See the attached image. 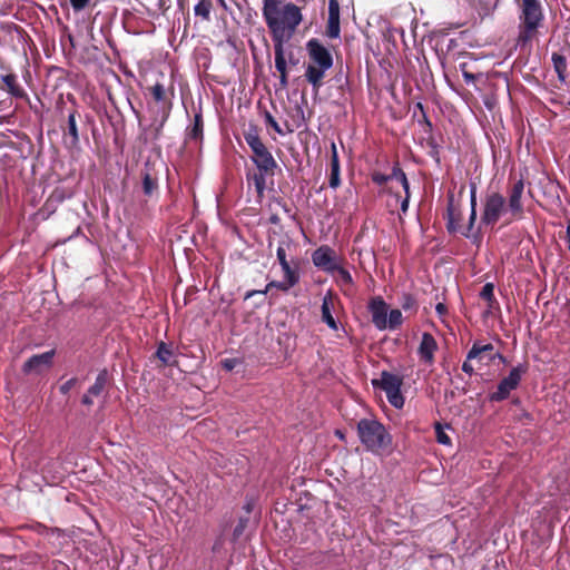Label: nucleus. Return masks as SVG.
Wrapping results in <instances>:
<instances>
[{
  "mask_svg": "<svg viewBox=\"0 0 570 570\" xmlns=\"http://www.w3.org/2000/svg\"><path fill=\"white\" fill-rule=\"evenodd\" d=\"M91 396L92 395L89 394V392L87 394H85L83 397H82V403L86 404V405H91L94 403Z\"/></svg>",
  "mask_w": 570,
  "mask_h": 570,
  "instance_id": "09e8293b",
  "label": "nucleus"
},
{
  "mask_svg": "<svg viewBox=\"0 0 570 570\" xmlns=\"http://www.w3.org/2000/svg\"><path fill=\"white\" fill-rule=\"evenodd\" d=\"M245 140L247 145L250 147L252 153L265 146L255 130H249L248 132H246Z\"/></svg>",
  "mask_w": 570,
  "mask_h": 570,
  "instance_id": "c85d7f7f",
  "label": "nucleus"
},
{
  "mask_svg": "<svg viewBox=\"0 0 570 570\" xmlns=\"http://www.w3.org/2000/svg\"><path fill=\"white\" fill-rule=\"evenodd\" d=\"M462 76L466 83H471L475 80V76L466 70L462 71Z\"/></svg>",
  "mask_w": 570,
  "mask_h": 570,
  "instance_id": "49530a36",
  "label": "nucleus"
},
{
  "mask_svg": "<svg viewBox=\"0 0 570 570\" xmlns=\"http://www.w3.org/2000/svg\"><path fill=\"white\" fill-rule=\"evenodd\" d=\"M335 308L334 296L331 291H328L323 299L321 306L322 321L333 331H337L338 325L333 316V311Z\"/></svg>",
  "mask_w": 570,
  "mask_h": 570,
  "instance_id": "2eb2a0df",
  "label": "nucleus"
},
{
  "mask_svg": "<svg viewBox=\"0 0 570 570\" xmlns=\"http://www.w3.org/2000/svg\"><path fill=\"white\" fill-rule=\"evenodd\" d=\"M494 286L492 283H487L480 293V297L483 298L489 303V305H492V302L494 301Z\"/></svg>",
  "mask_w": 570,
  "mask_h": 570,
  "instance_id": "2f4dec72",
  "label": "nucleus"
},
{
  "mask_svg": "<svg viewBox=\"0 0 570 570\" xmlns=\"http://www.w3.org/2000/svg\"><path fill=\"white\" fill-rule=\"evenodd\" d=\"M497 357L502 361L504 360L501 354L494 353V347L491 343L480 344V343L475 342L468 353V361L487 360L488 362H491Z\"/></svg>",
  "mask_w": 570,
  "mask_h": 570,
  "instance_id": "ddd939ff",
  "label": "nucleus"
},
{
  "mask_svg": "<svg viewBox=\"0 0 570 570\" xmlns=\"http://www.w3.org/2000/svg\"><path fill=\"white\" fill-rule=\"evenodd\" d=\"M240 532H242V527H237V528L235 529V533H240Z\"/></svg>",
  "mask_w": 570,
  "mask_h": 570,
  "instance_id": "5fc2aeb1",
  "label": "nucleus"
},
{
  "mask_svg": "<svg viewBox=\"0 0 570 570\" xmlns=\"http://www.w3.org/2000/svg\"><path fill=\"white\" fill-rule=\"evenodd\" d=\"M470 205L471 209H476V184L471 183L470 184Z\"/></svg>",
  "mask_w": 570,
  "mask_h": 570,
  "instance_id": "58836bf2",
  "label": "nucleus"
},
{
  "mask_svg": "<svg viewBox=\"0 0 570 570\" xmlns=\"http://www.w3.org/2000/svg\"><path fill=\"white\" fill-rule=\"evenodd\" d=\"M551 60H552L553 68L558 75L559 80L564 81L566 73H567V67H568L566 57L558 52H553Z\"/></svg>",
  "mask_w": 570,
  "mask_h": 570,
  "instance_id": "5701e85b",
  "label": "nucleus"
},
{
  "mask_svg": "<svg viewBox=\"0 0 570 570\" xmlns=\"http://www.w3.org/2000/svg\"><path fill=\"white\" fill-rule=\"evenodd\" d=\"M225 366H226L228 370H230V368H232V365H230V363H229L228 361H226V362H225Z\"/></svg>",
  "mask_w": 570,
  "mask_h": 570,
  "instance_id": "603ef678",
  "label": "nucleus"
},
{
  "mask_svg": "<svg viewBox=\"0 0 570 570\" xmlns=\"http://www.w3.org/2000/svg\"><path fill=\"white\" fill-rule=\"evenodd\" d=\"M263 17L272 33L274 48H284V42L293 36L303 19L296 4L281 0H264Z\"/></svg>",
  "mask_w": 570,
  "mask_h": 570,
  "instance_id": "f257e3e1",
  "label": "nucleus"
},
{
  "mask_svg": "<svg viewBox=\"0 0 570 570\" xmlns=\"http://www.w3.org/2000/svg\"><path fill=\"white\" fill-rule=\"evenodd\" d=\"M357 434L361 443L375 454L385 452L392 443V436L385 426L373 419L360 420L357 423Z\"/></svg>",
  "mask_w": 570,
  "mask_h": 570,
  "instance_id": "7ed1b4c3",
  "label": "nucleus"
},
{
  "mask_svg": "<svg viewBox=\"0 0 570 570\" xmlns=\"http://www.w3.org/2000/svg\"><path fill=\"white\" fill-rule=\"evenodd\" d=\"M212 10V2L209 0H200L194 8L196 16L202 17L205 20L209 19Z\"/></svg>",
  "mask_w": 570,
  "mask_h": 570,
  "instance_id": "cd10ccee",
  "label": "nucleus"
},
{
  "mask_svg": "<svg viewBox=\"0 0 570 570\" xmlns=\"http://www.w3.org/2000/svg\"><path fill=\"white\" fill-rule=\"evenodd\" d=\"M374 386L381 387L390 402L395 409H402L404 405V397L401 393L402 379L399 375L382 372L379 380H373Z\"/></svg>",
  "mask_w": 570,
  "mask_h": 570,
  "instance_id": "423d86ee",
  "label": "nucleus"
},
{
  "mask_svg": "<svg viewBox=\"0 0 570 570\" xmlns=\"http://www.w3.org/2000/svg\"><path fill=\"white\" fill-rule=\"evenodd\" d=\"M476 220V209H471L470 217H469V230H471L474 226V223Z\"/></svg>",
  "mask_w": 570,
  "mask_h": 570,
  "instance_id": "a18cd8bd",
  "label": "nucleus"
},
{
  "mask_svg": "<svg viewBox=\"0 0 570 570\" xmlns=\"http://www.w3.org/2000/svg\"><path fill=\"white\" fill-rule=\"evenodd\" d=\"M55 352L48 351L42 354L31 356L22 366L24 374L41 373L43 370L50 367Z\"/></svg>",
  "mask_w": 570,
  "mask_h": 570,
  "instance_id": "9b49d317",
  "label": "nucleus"
},
{
  "mask_svg": "<svg viewBox=\"0 0 570 570\" xmlns=\"http://www.w3.org/2000/svg\"><path fill=\"white\" fill-rule=\"evenodd\" d=\"M403 316L400 309H391L387 314V328L395 330L402 324Z\"/></svg>",
  "mask_w": 570,
  "mask_h": 570,
  "instance_id": "c756f323",
  "label": "nucleus"
},
{
  "mask_svg": "<svg viewBox=\"0 0 570 570\" xmlns=\"http://www.w3.org/2000/svg\"><path fill=\"white\" fill-rule=\"evenodd\" d=\"M524 191V183L522 179L517 180L508 191L507 213L509 219H505L507 224L518 219L523 214L522 195Z\"/></svg>",
  "mask_w": 570,
  "mask_h": 570,
  "instance_id": "6e6552de",
  "label": "nucleus"
},
{
  "mask_svg": "<svg viewBox=\"0 0 570 570\" xmlns=\"http://www.w3.org/2000/svg\"><path fill=\"white\" fill-rule=\"evenodd\" d=\"M527 372L525 365H518L513 367L509 375L502 379L498 385V390L490 396L491 401H503L505 400L511 391L515 390L521 381L522 375Z\"/></svg>",
  "mask_w": 570,
  "mask_h": 570,
  "instance_id": "0eeeda50",
  "label": "nucleus"
},
{
  "mask_svg": "<svg viewBox=\"0 0 570 570\" xmlns=\"http://www.w3.org/2000/svg\"><path fill=\"white\" fill-rule=\"evenodd\" d=\"M519 43L529 42L541 27L544 14L540 0H520L519 1Z\"/></svg>",
  "mask_w": 570,
  "mask_h": 570,
  "instance_id": "20e7f679",
  "label": "nucleus"
},
{
  "mask_svg": "<svg viewBox=\"0 0 570 570\" xmlns=\"http://www.w3.org/2000/svg\"><path fill=\"white\" fill-rule=\"evenodd\" d=\"M76 384V379H70L60 386V392L67 394Z\"/></svg>",
  "mask_w": 570,
  "mask_h": 570,
  "instance_id": "a19ab883",
  "label": "nucleus"
},
{
  "mask_svg": "<svg viewBox=\"0 0 570 570\" xmlns=\"http://www.w3.org/2000/svg\"><path fill=\"white\" fill-rule=\"evenodd\" d=\"M2 81L7 86L10 92L14 94L16 89V77L13 75L2 76Z\"/></svg>",
  "mask_w": 570,
  "mask_h": 570,
  "instance_id": "4c0bfd02",
  "label": "nucleus"
},
{
  "mask_svg": "<svg viewBox=\"0 0 570 570\" xmlns=\"http://www.w3.org/2000/svg\"><path fill=\"white\" fill-rule=\"evenodd\" d=\"M502 217H507V219H509L505 198L499 193L489 194L484 199L481 224L485 226H493Z\"/></svg>",
  "mask_w": 570,
  "mask_h": 570,
  "instance_id": "39448f33",
  "label": "nucleus"
},
{
  "mask_svg": "<svg viewBox=\"0 0 570 570\" xmlns=\"http://www.w3.org/2000/svg\"><path fill=\"white\" fill-rule=\"evenodd\" d=\"M401 306L402 308L406 312V311H413L415 312L416 308H417V305H416V301L414 299L413 296L409 295V294H404L402 296V299H401Z\"/></svg>",
  "mask_w": 570,
  "mask_h": 570,
  "instance_id": "72a5a7b5",
  "label": "nucleus"
},
{
  "mask_svg": "<svg viewBox=\"0 0 570 570\" xmlns=\"http://www.w3.org/2000/svg\"><path fill=\"white\" fill-rule=\"evenodd\" d=\"M336 435L340 438V439H343V433L341 431H336Z\"/></svg>",
  "mask_w": 570,
  "mask_h": 570,
  "instance_id": "864d4df0",
  "label": "nucleus"
},
{
  "mask_svg": "<svg viewBox=\"0 0 570 570\" xmlns=\"http://www.w3.org/2000/svg\"><path fill=\"white\" fill-rule=\"evenodd\" d=\"M372 180L380 186L384 185L385 183H387L390 180H395L403 187L405 193H407V189H409V181H407L406 175L399 167H394L391 175L374 173L372 175Z\"/></svg>",
  "mask_w": 570,
  "mask_h": 570,
  "instance_id": "dca6fc26",
  "label": "nucleus"
},
{
  "mask_svg": "<svg viewBox=\"0 0 570 570\" xmlns=\"http://www.w3.org/2000/svg\"><path fill=\"white\" fill-rule=\"evenodd\" d=\"M107 383V373L105 371L100 372L92 386L88 390L89 394L94 396H98L104 391Z\"/></svg>",
  "mask_w": 570,
  "mask_h": 570,
  "instance_id": "bb28decb",
  "label": "nucleus"
},
{
  "mask_svg": "<svg viewBox=\"0 0 570 570\" xmlns=\"http://www.w3.org/2000/svg\"><path fill=\"white\" fill-rule=\"evenodd\" d=\"M288 284H289V282L284 278L282 281H273L267 284L266 291L274 287L279 291L287 292L289 288L294 287V285H288Z\"/></svg>",
  "mask_w": 570,
  "mask_h": 570,
  "instance_id": "f704fd0d",
  "label": "nucleus"
},
{
  "mask_svg": "<svg viewBox=\"0 0 570 570\" xmlns=\"http://www.w3.org/2000/svg\"><path fill=\"white\" fill-rule=\"evenodd\" d=\"M295 250V244L289 237H284L278 242L276 249V257L279 265L291 262V257H295L293 252Z\"/></svg>",
  "mask_w": 570,
  "mask_h": 570,
  "instance_id": "a211bd4d",
  "label": "nucleus"
},
{
  "mask_svg": "<svg viewBox=\"0 0 570 570\" xmlns=\"http://www.w3.org/2000/svg\"><path fill=\"white\" fill-rule=\"evenodd\" d=\"M89 1L90 0H70V3L76 11H80L87 7Z\"/></svg>",
  "mask_w": 570,
  "mask_h": 570,
  "instance_id": "ea45409f",
  "label": "nucleus"
},
{
  "mask_svg": "<svg viewBox=\"0 0 570 570\" xmlns=\"http://www.w3.org/2000/svg\"><path fill=\"white\" fill-rule=\"evenodd\" d=\"M327 36L332 39L340 36V3L337 0H328Z\"/></svg>",
  "mask_w": 570,
  "mask_h": 570,
  "instance_id": "f3484780",
  "label": "nucleus"
},
{
  "mask_svg": "<svg viewBox=\"0 0 570 570\" xmlns=\"http://www.w3.org/2000/svg\"><path fill=\"white\" fill-rule=\"evenodd\" d=\"M151 95L157 102L164 101L166 96L164 86L161 83L153 86Z\"/></svg>",
  "mask_w": 570,
  "mask_h": 570,
  "instance_id": "c9c22d12",
  "label": "nucleus"
},
{
  "mask_svg": "<svg viewBox=\"0 0 570 570\" xmlns=\"http://www.w3.org/2000/svg\"><path fill=\"white\" fill-rule=\"evenodd\" d=\"M341 184L340 161L335 144H332L330 187L337 188Z\"/></svg>",
  "mask_w": 570,
  "mask_h": 570,
  "instance_id": "412c9836",
  "label": "nucleus"
},
{
  "mask_svg": "<svg viewBox=\"0 0 570 570\" xmlns=\"http://www.w3.org/2000/svg\"><path fill=\"white\" fill-rule=\"evenodd\" d=\"M566 239L568 243V249L570 252V223L568 224L567 229H566Z\"/></svg>",
  "mask_w": 570,
  "mask_h": 570,
  "instance_id": "8fccbe9b",
  "label": "nucleus"
},
{
  "mask_svg": "<svg viewBox=\"0 0 570 570\" xmlns=\"http://www.w3.org/2000/svg\"><path fill=\"white\" fill-rule=\"evenodd\" d=\"M436 440L439 443L445 444V445L451 443L449 435L442 430L440 424L436 425Z\"/></svg>",
  "mask_w": 570,
  "mask_h": 570,
  "instance_id": "e433bc0d",
  "label": "nucleus"
},
{
  "mask_svg": "<svg viewBox=\"0 0 570 570\" xmlns=\"http://www.w3.org/2000/svg\"><path fill=\"white\" fill-rule=\"evenodd\" d=\"M462 371L465 372L469 375H472L474 373V368L471 364V361L465 360V362L462 364Z\"/></svg>",
  "mask_w": 570,
  "mask_h": 570,
  "instance_id": "c03bdc74",
  "label": "nucleus"
},
{
  "mask_svg": "<svg viewBox=\"0 0 570 570\" xmlns=\"http://www.w3.org/2000/svg\"><path fill=\"white\" fill-rule=\"evenodd\" d=\"M435 311L436 313L439 314V316H444L446 314V306L443 304V303H439L436 306H435Z\"/></svg>",
  "mask_w": 570,
  "mask_h": 570,
  "instance_id": "de8ad7c7",
  "label": "nucleus"
},
{
  "mask_svg": "<svg viewBox=\"0 0 570 570\" xmlns=\"http://www.w3.org/2000/svg\"><path fill=\"white\" fill-rule=\"evenodd\" d=\"M312 262L317 268L331 274H334V271L341 264L334 249L328 246H321L315 249L312 254Z\"/></svg>",
  "mask_w": 570,
  "mask_h": 570,
  "instance_id": "1a4fd4ad",
  "label": "nucleus"
},
{
  "mask_svg": "<svg viewBox=\"0 0 570 570\" xmlns=\"http://www.w3.org/2000/svg\"><path fill=\"white\" fill-rule=\"evenodd\" d=\"M203 135V118L200 114H196L194 125L189 131V137L194 139L200 138Z\"/></svg>",
  "mask_w": 570,
  "mask_h": 570,
  "instance_id": "7c9ffc66",
  "label": "nucleus"
},
{
  "mask_svg": "<svg viewBox=\"0 0 570 570\" xmlns=\"http://www.w3.org/2000/svg\"><path fill=\"white\" fill-rule=\"evenodd\" d=\"M142 191L145 196H153L158 189V179L150 173H142Z\"/></svg>",
  "mask_w": 570,
  "mask_h": 570,
  "instance_id": "b1692460",
  "label": "nucleus"
},
{
  "mask_svg": "<svg viewBox=\"0 0 570 570\" xmlns=\"http://www.w3.org/2000/svg\"><path fill=\"white\" fill-rule=\"evenodd\" d=\"M372 322L380 331L387 328V305L381 297H374L368 305Z\"/></svg>",
  "mask_w": 570,
  "mask_h": 570,
  "instance_id": "9d476101",
  "label": "nucleus"
},
{
  "mask_svg": "<svg viewBox=\"0 0 570 570\" xmlns=\"http://www.w3.org/2000/svg\"><path fill=\"white\" fill-rule=\"evenodd\" d=\"M283 278L288 281V285H296L299 282V261L297 257H291V262L281 265Z\"/></svg>",
  "mask_w": 570,
  "mask_h": 570,
  "instance_id": "6ab92c4d",
  "label": "nucleus"
},
{
  "mask_svg": "<svg viewBox=\"0 0 570 570\" xmlns=\"http://www.w3.org/2000/svg\"><path fill=\"white\" fill-rule=\"evenodd\" d=\"M448 228H449L450 230H455V226H454V223H453V219H452V218H450V220H449Z\"/></svg>",
  "mask_w": 570,
  "mask_h": 570,
  "instance_id": "3c124183",
  "label": "nucleus"
},
{
  "mask_svg": "<svg viewBox=\"0 0 570 570\" xmlns=\"http://www.w3.org/2000/svg\"><path fill=\"white\" fill-rule=\"evenodd\" d=\"M335 277L336 283L344 287V286H351L353 284V278L351 273L341 266V264L337 266V269L334 271V274H332Z\"/></svg>",
  "mask_w": 570,
  "mask_h": 570,
  "instance_id": "a878e982",
  "label": "nucleus"
},
{
  "mask_svg": "<svg viewBox=\"0 0 570 570\" xmlns=\"http://www.w3.org/2000/svg\"><path fill=\"white\" fill-rule=\"evenodd\" d=\"M266 120L267 122L274 128L275 131H277L278 134H283L279 125L277 124V121L273 118V116L271 114H266Z\"/></svg>",
  "mask_w": 570,
  "mask_h": 570,
  "instance_id": "79ce46f5",
  "label": "nucleus"
},
{
  "mask_svg": "<svg viewBox=\"0 0 570 570\" xmlns=\"http://www.w3.org/2000/svg\"><path fill=\"white\" fill-rule=\"evenodd\" d=\"M438 350V343L432 334L423 333L422 340L417 350V354L426 364H432L434 361V353Z\"/></svg>",
  "mask_w": 570,
  "mask_h": 570,
  "instance_id": "4468645a",
  "label": "nucleus"
},
{
  "mask_svg": "<svg viewBox=\"0 0 570 570\" xmlns=\"http://www.w3.org/2000/svg\"><path fill=\"white\" fill-rule=\"evenodd\" d=\"M275 52V68L279 72V82L283 87L287 86V68L284 48L277 46L274 48Z\"/></svg>",
  "mask_w": 570,
  "mask_h": 570,
  "instance_id": "aec40b11",
  "label": "nucleus"
},
{
  "mask_svg": "<svg viewBox=\"0 0 570 570\" xmlns=\"http://www.w3.org/2000/svg\"><path fill=\"white\" fill-rule=\"evenodd\" d=\"M252 160L257 166L259 171L271 174V176L274 175L277 163L266 146L256 151H253Z\"/></svg>",
  "mask_w": 570,
  "mask_h": 570,
  "instance_id": "f8f14e48",
  "label": "nucleus"
},
{
  "mask_svg": "<svg viewBox=\"0 0 570 570\" xmlns=\"http://www.w3.org/2000/svg\"><path fill=\"white\" fill-rule=\"evenodd\" d=\"M409 200H410V188L407 189V193H405V197L401 202L402 213H406V210L409 208Z\"/></svg>",
  "mask_w": 570,
  "mask_h": 570,
  "instance_id": "37998d69",
  "label": "nucleus"
},
{
  "mask_svg": "<svg viewBox=\"0 0 570 570\" xmlns=\"http://www.w3.org/2000/svg\"><path fill=\"white\" fill-rule=\"evenodd\" d=\"M66 140L70 139L69 144L76 146L79 141L78 128L76 122V114L71 112L68 116V131L65 135Z\"/></svg>",
  "mask_w": 570,
  "mask_h": 570,
  "instance_id": "393cba45",
  "label": "nucleus"
},
{
  "mask_svg": "<svg viewBox=\"0 0 570 570\" xmlns=\"http://www.w3.org/2000/svg\"><path fill=\"white\" fill-rule=\"evenodd\" d=\"M157 356L164 364H169L171 358V351L165 343H160L157 350Z\"/></svg>",
  "mask_w": 570,
  "mask_h": 570,
  "instance_id": "473e14b6",
  "label": "nucleus"
},
{
  "mask_svg": "<svg viewBox=\"0 0 570 570\" xmlns=\"http://www.w3.org/2000/svg\"><path fill=\"white\" fill-rule=\"evenodd\" d=\"M269 174L267 173H263V171H259L258 173H254V174H248L247 175V180L249 184H253L256 191H257V195L258 197H263L264 195V191H265V188H266V176H268Z\"/></svg>",
  "mask_w": 570,
  "mask_h": 570,
  "instance_id": "4be33fe9",
  "label": "nucleus"
},
{
  "mask_svg": "<svg viewBox=\"0 0 570 570\" xmlns=\"http://www.w3.org/2000/svg\"><path fill=\"white\" fill-rule=\"evenodd\" d=\"M309 63L306 67V80L317 91L323 85V78L327 70L333 67V57L330 50L317 39H309L306 43Z\"/></svg>",
  "mask_w": 570,
  "mask_h": 570,
  "instance_id": "f03ea898",
  "label": "nucleus"
}]
</instances>
